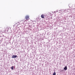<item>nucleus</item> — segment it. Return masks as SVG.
Instances as JSON below:
<instances>
[{
	"mask_svg": "<svg viewBox=\"0 0 75 75\" xmlns=\"http://www.w3.org/2000/svg\"><path fill=\"white\" fill-rule=\"evenodd\" d=\"M25 18L26 20H30L29 16L28 15L26 16Z\"/></svg>",
	"mask_w": 75,
	"mask_h": 75,
	"instance_id": "f257e3e1",
	"label": "nucleus"
},
{
	"mask_svg": "<svg viewBox=\"0 0 75 75\" xmlns=\"http://www.w3.org/2000/svg\"><path fill=\"white\" fill-rule=\"evenodd\" d=\"M17 56L13 55L12 56V58H17Z\"/></svg>",
	"mask_w": 75,
	"mask_h": 75,
	"instance_id": "f03ea898",
	"label": "nucleus"
},
{
	"mask_svg": "<svg viewBox=\"0 0 75 75\" xmlns=\"http://www.w3.org/2000/svg\"><path fill=\"white\" fill-rule=\"evenodd\" d=\"M41 17L42 18H45V15L43 14H42L41 15Z\"/></svg>",
	"mask_w": 75,
	"mask_h": 75,
	"instance_id": "7ed1b4c3",
	"label": "nucleus"
},
{
	"mask_svg": "<svg viewBox=\"0 0 75 75\" xmlns=\"http://www.w3.org/2000/svg\"><path fill=\"white\" fill-rule=\"evenodd\" d=\"M5 31H6V30H7V29L8 28V27H5Z\"/></svg>",
	"mask_w": 75,
	"mask_h": 75,
	"instance_id": "20e7f679",
	"label": "nucleus"
},
{
	"mask_svg": "<svg viewBox=\"0 0 75 75\" xmlns=\"http://www.w3.org/2000/svg\"><path fill=\"white\" fill-rule=\"evenodd\" d=\"M64 69L65 70H67V66H65V67L64 68Z\"/></svg>",
	"mask_w": 75,
	"mask_h": 75,
	"instance_id": "39448f33",
	"label": "nucleus"
},
{
	"mask_svg": "<svg viewBox=\"0 0 75 75\" xmlns=\"http://www.w3.org/2000/svg\"><path fill=\"white\" fill-rule=\"evenodd\" d=\"M13 68H14V66H12L11 67V69L13 70Z\"/></svg>",
	"mask_w": 75,
	"mask_h": 75,
	"instance_id": "423d86ee",
	"label": "nucleus"
},
{
	"mask_svg": "<svg viewBox=\"0 0 75 75\" xmlns=\"http://www.w3.org/2000/svg\"><path fill=\"white\" fill-rule=\"evenodd\" d=\"M16 24H17V23H16V24H15V25H16Z\"/></svg>",
	"mask_w": 75,
	"mask_h": 75,
	"instance_id": "0eeeda50",
	"label": "nucleus"
},
{
	"mask_svg": "<svg viewBox=\"0 0 75 75\" xmlns=\"http://www.w3.org/2000/svg\"><path fill=\"white\" fill-rule=\"evenodd\" d=\"M17 26H18V24H17Z\"/></svg>",
	"mask_w": 75,
	"mask_h": 75,
	"instance_id": "6e6552de",
	"label": "nucleus"
}]
</instances>
